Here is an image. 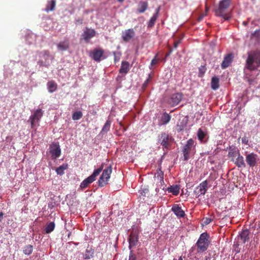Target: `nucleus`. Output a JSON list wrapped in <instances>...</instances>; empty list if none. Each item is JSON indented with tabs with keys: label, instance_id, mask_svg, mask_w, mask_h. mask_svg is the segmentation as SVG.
<instances>
[{
	"label": "nucleus",
	"instance_id": "f257e3e1",
	"mask_svg": "<svg viewBox=\"0 0 260 260\" xmlns=\"http://www.w3.org/2000/svg\"><path fill=\"white\" fill-rule=\"evenodd\" d=\"M260 67V50H251L247 53L245 69L249 71L257 70Z\"/></svg>",
	"mask_w": 260,
	"mask_h": 260
},
{
	"label": "nucleus",
	"instance_id": "f03ea898",
	"mask_svg": "<svg viewBox=\"0 0 260 260\" xmlns=\"http://www.w3.org/2000/svg\"><path fill=\"white\" fill-rule=\"evenodd\" d=\"M210 243L209 234L207 233L201 234L196 244V246L197 247V252L201 253L206 251L208 249Z\"/></svg>",
	"mask_w": 260,
	"mask_h": 260
},
{
	"label": "nucleus",
	"instance_id": "7ed1b4c3",
	"mask_svg": "<svg viewBox=\"0 0 260 260\" xmlns=\"http://www.w3.org/2000/svg\"><path fill=\"white\" fill-rule=\"evenodd\" d=\"M232 4V0H221L220 1L218 7L215 11V14L224 18V20H228L229 16L226 12V10L230 7Z\"/></svg>",
	"mask_w": 260,
	"mask_h": 260
},
{
	"label": "nucleus",
	"instance_id": "20e7f679",
	"mask_svg": "<svg viewBox=\"0 0 260 260\" xmlns=\"http://www.w3.org/2000/svg\"><path fill=\"white\" fill-rule=\"evenodd\" d=\"M104 164H102L101 166L98 169L95 170L93 173L84 179L80 184V187L82 189L86 188L89 184L92 183L95 180L96 177L100 174L103 169Z\"/></svg>",
	"mask_w": 260,
	"mask_h": 260
},
{
	"label": "nucleus",
	"instance_id": "39448f33",
	"mask_svg": "<svg viewBox=\"0 0 260 260\" xmlns=\"http://www.w3.org/2000/svg\"><path fill=\"white\" fill-rule=\"evenodd\" d=\"M194 141L192 139H189L184 146L182 152L184 156V160H187L191 155H193L195 152V146Z\"/></svg>",
	"mask_w": 260,
	"mask_h": 260
},
{
	"label": "nucleus",
	"instance_id": "423d86ee",
	"mask_svg": "<svg viewBox=\"0 0 260 260\" xmlns=\"http://www.w3.org/2000/svg\"><path fill=\"white\" fill-rule=\"evenodd\" d=\"M112 167L109 166L103 171V173L98 181L99 185L100 186H104L108 183V181L112 173Z\"/></svg>",
	"mask_w": 260,
	"mask_h": 260
},
{
	"label": "nucleus",
	"instance_id": "0eeeda50",
	"mask_svg": "<svg viewBox=\"0 0 260 260\" xmlns=\"http://www.w3.org/2000/svg\"><path fill=\"white\" fill-rule=\"evenodd\" d=\"M39 56L40 58L44 59L45 61L43 59H40L38 61V64L41 67H48L49 65V59L51 57L49 51L48 50L41 51L39 52Z\"/></svg>",
	"mask_w": 260,
	"mask_h": 260
},
{
	"label": "nucleus",
	"instance_id": "6e6552de",
	"mask_svg": "<svg viewBox=\"0 0 260 260\" xmlns=\"http://www.w3.org/2000/svg\"><path fill=\"white\" fill-rule=\"evenodd\" d=\"M173 139L166 133H162L158 138V142L166 148L171 146Z\"/></svg>",
	"mask_w": 260,
	"mask_h": 260
},
{
	"label": "nucleus",
	"instance_id": "1a4fd4ad",
	"mask_svg": "<svg viewBox=\"0 0 260 260\" xmlns=\"http://www.w3.org/2000/svg\"><path fill=\"white\" fill-rule=\"evenodd\" d=\"M208 184L207 180H205L196 187L193 191V194L196 198H198L201 195H204L206 193L208 189Z\"/></svg>",
	"mask_w": 260,
	"mask_h": 260
},
{
	"label": "nucleus",
	"instance_id": "9d476101",
	"mask_svg": "<svg viewBox=\"0 0 260 260\" xmlns=\"http://www.w3.org/2000/svg\"><path fill=\"white\" fill-rule=\"evenodd\" d=\"M95 35L96 31L94 29L86 27L81 35V38L86 43H89L90 39L95 37Z\"/></svg>",
	"mask_w": 260,
	"mask_h": 260
},
{
	"label": "nucleus",
	"instance_id": "9b49d317",
	"mask_svg": "<svg viewBox=\"0 0 260 260\" xmlns=\"http://www.w3.org/2000/svg\"><path fill=\"white\" fill-rule=\"evenodd\" d=\"M253 235V233H251L249 230H243L239 235V240L243 244H246L250 242V240L252 237Z\"/></svg>",
	"mask_w": 260,
	"mask_h": 260
},
{
	"label": "nucleus",
	"instance_id": "f8f14e48",
	"mask_svg": "<svg viewBox=\"0 0 260 260\" xmlns=\"http://www.w3.org/2000/svg\"><path fill=\"white\" fill-rule=\"evenodd\" d=\"M182 96L181 93H174L167 100V102L171 106H176L181 102Z\"/></svg>",
	"mask_w": 260,
	"mask_h": 260
},
{
	"label": "nucleus",
	"instance_id": "ddd939ff",
	"mask_svg": "<svg viewBox=\"0 0 260 260\" xmlns=\"http://www.w3.org/2000/svg\"><path fill=\"white\" fill-rule=\"evenodd\" d=\"M43 114V111L41 109H39L35 112L33 115L30 116L29 120H30L32 128L35 126L36 123L39 121Z\"/></svg>",
	"mask_w": 260,
	"mask_h": 260
},
{
	"label": "nucleus",
	"instance_id": "4468645a",
	"mask_svg": "<svg viewBox=\"0 0 260 260\" xmlns=\"http://www.w3.org/2000/svg\"><path fill=\"white\" fill-rule=\"evenodd\" d=\"M258 160V155L253 153H250L246 155V161L250 167H254L257 164Z\"/></svg>",
	"mask_w": 260,
	"mask_h": 260
},
{
	"label": "nucleus",
	"instance_id": "2eb2a0df",
	"mask_svg": "<svg viewBox=\"0 0 260 260\" xmlns=\"http://www.w3.org/2000/svg\"><path fill=\"white\" fill-rule=\"evenodd\" d=\"M139 233L136 230H133L129 236V248L131 249L133 247L135 246L138 242Z\"/></svg>",
	"mask_w": 260,
	"mask_h": 260
},
{
	"label": "nucleus",
	"instance_id": "dca6fc26",
	"mask_svg": "<svg viewBox=\"0 0 260 260\" xmlns=\"http://www.w3.org/2000/svg\"><path fill=\"white\" fill-rule=\"evenodd\" d=\"M50 152L53 158L59 157L61 154V150L59 143H53L50 146Z\"/></svg>",
	"mask_w": 260,
	"mask_h": 260
},
{
	"label": "nucleus",
	"instance_id": "f3484780",
	"mask_svg": "<svg viewBox=\"0 0 260 260\" xmlns=\"http://www.w3.org/2000/svg\"><path fill=\"white\" fill-rule=\"evenodd\" d=\"M135 36V31L133 28H129L122 31L121 38L124 42H128L133 39Z\"/></svg>",
	"mask_w": 260,
	"mask_h": 260
},
{
	"label": "nucleus",
	"instance_id": "a211bd4d",
	"mask_svg": "<svg viewBox=\"0 0 260 260\" xmlns=\"http://www.w3.org/2000/svg\"><path fill=\"white\" fill-rule=\"evenodd\" d=\"M234 57V55L232 53L226 54L224 56L223 60L221 63V68L224 69L228 68L232 62Z\"/></svg>",
	"mask_w": 260,
	"mask_h": 260
},
{
	"label": "nucleus",
	"instance_id": "6ab92c4d",
	"mask_svg": "<svg viewBox=\"0 0 260 260\" xmlns=\"http://www.w3.org/2000/svg\"><path fill=\"white\" fill-rule=\"evenodd\" d=\"M171 210L178 217H184L185 215L184 211L179 205H173Z\"/></svg>",
	"mask_w": 260,
	"mask_h": 260
},
{
	"label": "nucleus",
	"instance_id": "aec40b11",
	"mask_svg": "<svg viewBox=\"0 0 260 260\" xmlns=\"http://www.w3.org/2000/svg\"><path fill=\"white\" fill-rule=\"evenodd\" d=\"M104 51L102 49H94L92 52V58L95 61L100 62L103 56Z\"/></svg>",
	"mask_w": 260,
	"mask_h": 260
},
{
	"label": "nucleus",
	"instance_id": "412c9836",
	"mask_svg": "<svg viewBox=\"0 0 260 260\" xmlns=\"http://www.w3.org/2000/svg\"><path fill=\"white\" fill-rule=\"evenodd\" d=\"M148 3L146 1H141L138 5L137 11L139 13H144L148 8Z\"/></svg>",
	"mask_w": 260,
	"mask_h": 260
},
{
	"label": "nucleus",
	"instance_id": "4be33fe9",
	"mask_svg": "<svg viewBox=\"0 0 260 260\" xmlns=\"http://www.w3.org/2000/svg\"><path fill=\"white\" fill-rule=\"evenodd\" d=\"M232 161H234L235 164L238 168H245L246 164L244 160V157L241 155L240 154L237 156V158L235 160L234 159H232Z\"/></svg>",
	"mask_w": 260,
	"mask_h": 260
},
{
	"label": "nucleus",
	"instance_id": "5701e85b",
	"mask_svg": "<svg viewBox=\"0 0 260 260\" xmlns=\"http://www.w3.org/2000/svg\"><path fill=\"white\" fill-rule=\"evenodd\" d=\"M70 46L69 41L68 39L60 42L57 45L58 50L60 51H65L69 49Z\"/></svg>",
	"mask_w": 260,
	"mask_h": 260
},
{
	"label": "nucleus",
	"instance_id": "b1692460",
	"mask_svg": "<svg viewBox=\"0 0 260 260\" xmlns=\"http://www.w3.org/2000/svg\"><path fill=\"white\" fill-rule=\"evenodd\" d=\"M130 69L129 63L128 61H122L121 66L119 70V73L126 74Z\"/></svg>",
	"mask_w": 260,
	"mask_h": 260
},
{
	"label": "nucleus",
	"instance_id": "393cba45",
	"mask_svg": "<svg viewBox=\"0 0 260 260\" xmlns=\"http://www.w3.org/2000/svg\"><path fill=\"white\" fill-rule=\"evenodd\" d=\"M47 86L49 92L52 93L56 90L57 85L54 81H51L47 83Z\"/></svg>",
	"mask_w": 260,
	"mask_h": 260
},
{
	"label": "nucleus",
	"instance_id": "a878e982",
	"mask_svg": "<svg viewBox=\"0 0 260 260\" xmlns=\"http://www.w3.org/2000/svg\"><path fill=\"white\" fill-rule=\"evenodd\" d=\"M219 79L217 77H213L211 80V88L213 90L217 89L219 87Z\"/></svg>",
	"mask_w": 260,
	"mask_h": 260
},
{
	"label": "nucleus",
	"instance_id": "bb28decb",
	"mask_svg": "<svg viewBox=\"0 0 260 260\" xmlns=\"http://www.w3.org/2000/svg\"><path fill=\"white\" fill-rule=\"evenodd\" d=\"M55 0H51L50 2H48L45 9L46 11L48 12L49 11H54L55 9Z\"/></svg>",
	"mask_w": 260,
	"mask_h": 260
},
{
	"label": "nucleus",
	"instance_id": "cd10ccee",
	"mask_svg": "<svg viewBox=\"0 0 260 260\" xmlns=\"http://www.w3.org/2000/svg\"><path fill=\"white\" fill-rule=\"evenodd\" d=\"M168 190L169 192H171L174 195L177 196L179 193L180 187L178 185L171 186L168 188Z\"/></svg>",
	"mask_w": 260,
	"mask_h": 260
},
{
	"label": "nucleus",
	"instance_id": "c85d7f7f",
	"mask_svg": "<svg viewBox=\"0 0 260 260\" xmlns=\"http://www.w3.org/2000/svg\"><path fill=\"white\" fill-rule=\"evenodd\" d=\"M158 10H159L158 9L156 12L153 15V16L150 18V20L149 21L148 23V27H152L154 25L157 19Z\"/></svg>",
	"mask_w": 260,
	"mask_h": 260
},
{
	"label": "nucleus",
	"instance_id": "c756f323",
	"mask_svg": "<svg viewBox=\"0 0 260 260\" xmlns=\"http://www.w3.org/2000/svg\"><path fill=\"white\" fill-rule=\"evenodd\" d=\"M171 118V117L169 114H168L167 113H164V114L161 118V121L162 122V123L163 124H166L170 121Z\"/></svg>",
	"mask_w": 260,
	"mask_h": 260
},
{
	"label": "nucleus",
	"instance_id": "7c9ffc66",
	"mask_svg": "<svg viewBox=\"0 0 260 260\" xmlns=\"http://www.w3.org/2000/svg\"><path fill=\"white\" fill-rule=\"evenodd\" d=\"M207 135V133L204 132L201 128H199L198 131L197 136L199 140L201 142H203V139Z\"/></svg>",
	"mask_w": 260,
	"mask_h": 260
},
{
	"label": "nucleus",
	"instance_id": "2f4dec72",
	"mask_svg": "<svg viewBox=\"0 0 260 260\" xmlns=\"http://www.w3.org/2000/svg\"><path fill=\"white\" fill-rule=\"evenodd\" d=\"M54 228H55V224L53 222H51L49 223L47 225V226L45 229L46 233H47V234L50 233L54 230Z\"/></svg>",
	"mask_w": 260,
	"mask_h": 260
},
{
	"label": "nucleus",
	"instance_id": "473e14b6",
	"mask_svg": "<svg viewBox=\"0 0 260 260\" xmlns=\"http://www.w3.org/2000/svg\"><path fill=\"white\" fill-rule=\"evenodd\" d=\"M111 120L108 119L105 124H104V126L102 128V133H107L110 128L111 124Z\"/></svg>",
	"mask_w": 260,
	"mask_h": 260
},
{
	"label": "nucleus",
	"instance_id": "72a5a7b5",
	"mask_svg": "<svg viewBox=\"0 0 260 260\" xmlns=\"http://www.w3.org/2000/svg\"><path fill=\"white\" fill-rule=\"evenodd\" d=\"M239 154H240L239 151L236 148H233L230 149L228 153V156L230 157H234L237 156Z\"/></svg>",
	"mask_w": 260,
	"mask_h": 260
},
{
	"label": "nucleus",
	"instance_id": "f704fd0d",
	"mask_svg": "<svg viewBox=\"0 0 260 260\" xmlns=\"http://www.w3.org/2000/svg\"><path fill=\"white\" fill-rule=\"evenodd\" d=\"M33 250V247L31 245H28L25 246L23 248V251L24 253L26 255H30Z\"/></svg>",
	"mask_w": 260,
	"mask_h": 260
},
{
	"label": "nucleus",
	"instance_id": "c9c22d12",
	"mask_svg": "<svg viewBox=\"0 0 260 260\" xmlns=\"http://www.w3.org/2000/svg\"><path fill=\"white\" fill-rule=\"evenodd\" d=\"M67 165H61L56 169V172L58 175H62L64 174V171L67 169Z\"/></svg>",
	"mask_w": 260,
	"mask_h": 260
},
{
	"label": "nucleus",
	"instance_id": "e433bc0d",
	"mask_svg": "<svg viewBox=\"0 0 260 260\" xmlns=\"http://www.w3.org/2000/svg\"><path fill=\"white\" fill-rule=\"evenodd\" d=\"M83 114L81 111H78L74 112L72 115V119L74 120H78L81 118Z\"/></svg>",
	"mask_w": 260,
	"mask_h": 260
},
{
	"label": "nucleus",
	"instance_id": "4c0bfd02",
	"mask_svg": "<svg viewBox=\"0 0 260 260\" xmlns=\"http://www.w3.org/2000/svg\"><path fill=\"white\" fill-rule=\"evenodd\" d=\"M157 176L155 177L158 180H159L160 182H164V173L160 170H157Z\"/></svg>",
	"mask_w": 260,
	"mask_h": 260
},
{
	"label": "nucleus",
	"instance_id": "58836bf2",
	"mask_svg": "<svg viewBox=\"0 0 260 260\" xmlns=\"http://www.w3.org/2000/svg\"><path fill=\"white\" fill-rule=\"evenodd\" d=\"M251 38H255L257 41H260V29L254 31L251 34Z\"/></svg>",
	"mask_w": 260,
	"mask_h": 260
},
{
	"label": "nucleus",
	"instance_id": "ea45409f",
	"mask_svg": "<svg viewBox=\"0 0 260 260\" xmlns=\"http://www.w3.org/2000/svg\"><path fill=\"white\" fill-rule=\"evenodd\" d=\"M93 252L92 251L91 252L88 250V249H86V252L85 254V259H89L91 257L93 256Z\"/></svg>",
	"mask_w": 260,
	"mask_h": 260
},
{
	"label": "nucleus",
	"instance_id": "a19ab883",
	"mask_svg": "<svg viewBox=\"0 0 260 260\" xmlns=\"http://www.w3.org/2000/svg\"><path fill=\"white\" fill-rule=\"evenodd\" d=\"M151 76L149 74L148 78L146 80V81L144 82V83H143V84L142 85V88L143 90H144L147 87L148 83L150 82V81L151 80Z\"/></svg>",
	"mask_w": 260,
	"mask_h": 260
},
{
	"label": "nucleus",
	"instance_id": "79ce46f5",
	"mask_svg": "<svg viewBox=\"0 0 260 260\" xmlns=\"http://www.w3.org/2000/svg\"><path fill=\"white\" fill-rule=\"evenodd\" d=\"M206 71V68L205 66H201V68H199V74L200 76H202Z\"/></svg>",
	"mask_w": 260,
	"mask_h": 260
},
{
	"label": "nucleus",
	"instance_id": "37998d69",
	"mask_svg": "<svg viewBox=\"0 0 260 260\" xmlns=\"http://www.w3.org/2000/svg\"><path fill=\"white\" fill-rule=\"evenodd\" d=\"M113 54L114 55V61L115 62L118 61L120 59V55H117V53L115 52H113Z\"/></svg>",
	"mask_w": 260,
	"mask_h": 260
},
{
	"label": "nucleus",
	"instance_id": "c03bdc74",
	"mask_svg": "<svg viewBox=\"0 0 260 260\" xmlns=\"http://www.w3.org/2000/svg\"><path fill=\"white\" fill-rule=\"evenodd\" d=\"M242 143H243L244 144H248V140L247 137H243L242 138Z\"/></svg>",
	"mask_w": 260,
	"mask_h": 260
},
{
	"label": "nucleus",
	"instance_id": "a18cd8bd",
	"mask_svg": "<svg viewBox=\"0 0 260 260\" xmlns=\"http://www.w3.org/2000/svg\"><path fill=\"white\" fill-rule=\"evenodd\" d=\"M156 56H155L154 58L151 60V65L154 66V64H156L157 62V60L156 59Z\"/></svg>",
	"mask_w": 260,
	"mask_h": 260
},
{
	"label": "nucleus",
	"instance_id": "49530a36",
	"mask_svg": "<svg viewBox=\"0 0 260 260\" xmlns=\"http://www.w3.org/2000/svg\"><path fill=\"white\" fill-rule=\"evenodd\" d=\"M119 124L120 125V126L123 127V132H125L126 131L127 127H124L123 124H122V123L121 121L119 122Z\"/></svg>",
	"mask_w": 260,
	"mask_h": 260
},
{
	"label": "nucleus",
	"instance_id": "de8ad7c7",
	"mask_svg": "<svg viewBox=\"0 0 260 260\" xmlns=\"http://www.w3.org/2000/svg\"><path fill=\"white\" fill-rule=\"evenodd\" d=\"M211 220H212L211 219L207 218H206L204 223H205V224H208L211 221Z\"/></svg>",
	"mask_w": 260,
	"mask_h": 260
},
{
	"label": "nucleus",
	"instance_id": "09e8293b",
	"mask_svg": "<svg viewBox=\"0 0 260 260\" xmlns=\"http://www.w3.org/2000/svg\"><path fill=\"white\" fill-rule=\"evenodd\" d=\"M180 43V41H177L175 42V43H174V47L176 48L178 47V45Z\"/></svg>",
	"mask_w": 260,
	"mask_h": 260
},
{
	"label": "nucleus",
	"instance_id": "8fccbe9b",
	"mask_svg": "<svg viewBox=\"0 0 260 260\" xmlns=\"http://www.w3.org/2000/svg\"><path fill=\"white\" fill-rule=\"evenodd\" d=\"M204 260H215L214 259H212L210 256H205Z\"/></svg>",
	"mask_w": 260,
	"mask_h": 260
},
{
	"label": "nucleus",
	"instance_id": "3c124183",
	"mask_svg": "<svg viewBox=\"0 0 260 260\" xmlns=\"http://www.w3.org/2000/svg\"><path fill=\"white\" fill-rule=\"evenodd\" d=\"M172 52V49H170V51L166 53V57H168V56H170V54H171Z\"/></svg>",
	"mask_w": 260,
	"mask_h": 260
},
{
	"label": "nucleus",
	"instance_id": "603ef678",
	"mask_svg": "<svg viewBox=\"0 0 260 260\" xmlns=\"http://www.w3.org/2000/svg\"><path fill=\"white\" fill-rule=\"evenodd\" d=\"M4 213L2 212H0V222L2 221L3 216H4Z\"/></svg>",
	"mask_w": 260,
	"mask_h": 260
},
{
	"label": "nucleus",
	"instance_id": "864d4df0",
	"mask_svg": "<svg viewBox=\"0 0 260 260\" xmlns=\"http://www.w3.org/2000/svg\"><path fill=\"white\" fill-rule=\"evenodd\" d=\"M129 260H135V257L133 255L129 256Z\"/></svg>",
	"mask_w": 260,
	"mask_h": 260
},
{
	"label": "nucleus",
	"instance_id": "5fc2aeb1",
	"mask_svg": "<svg viewBox=\"0 0 260 260\" xmlns=\"http://www.w3.org/2000/svg\"><path fill=\"white\" fill-rule=\"evenodd\" d=\"M205 15H202L200 16L199 17V18H198L199 21H201V20L203 19V18L204 17V16Z\"/></svg>",
	"mask_w": 260,
	"mask_h": 260
},
{
	"label": "nucleus",
	"instance_id": "6e6d98bb",
	"mask_svg": "<svg viewBox=\"0 0 260 260\" xmlns=\"http://www.w3.org/2000/svg\"><path fill=\"white\" fill-rule=\"evenodd\" d=\"M243 24L244 25H247L248 24V22H245V21H244L243 22Z\"/></svg>",
	"mask_w": 260,
	"mask_h": 260
},
{
	"label": "nucleus",
	"instance_id": "4d7b16f0",
	"mask_svg": "<svg viewBox=\"0 0 260 260\" xmlns=\"http://www.w3.org/2000/svg\"><path fill=\"white\" fill-rule=\"evenodd\" d=\"M117 1L121 3L124 1V0H117Z\"/></svg>",
	"mask_w": 260,
	"mask_h": 260
},
{
	"label": "nucleus",
	"instance_id": "13d9d810",
	"mask_svg": "<svg viewBox=\"0 0 260 260\" xmlns=\"http://www.w3.org/2000/svg\"><path fill=\"white\" fill-rule=\"evenodd\" d=\"M178 260H183V259L181 257H180Z\"/></svg>",
	"mask_w": 260,
	"mask_h": 260
},
{
	"label": "nucleus",
	"instance_id": "bf43d9fd",
	"mask_svg": "<svg viewBox=\"0 0 260 260\" xmlns=\"http://www.w3.org/2000/svg\"><path fill=\"white\" fill-rule=\"evenodd\" d=\"M70 236H71V233L69 234L68 235V236L69 237Z\"/></svg>",
	"mask_w": 260,
	"mask_h": 260
},
{
	"label": "nucleus",
	"instance_id": "052dcab7",
	"mask_svg": "<svg viewBox=\"0 0 260 260\" xmlns=\"http://www.w3.org/2000/svg\"><path fill=\"white\" fill-rule=\"evenodd\" d=\"M206 12L208 11V9L207 8H206Z\"/></svg>",
	"mask_w": 260,
	"mask_h": 260
}]
</instances>
